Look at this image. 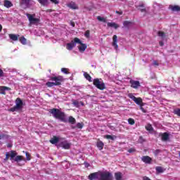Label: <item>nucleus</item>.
Masks as SVG:
<instances>
[{
    "label": "nucleus",
    "mask_w": 180,
    "mask_h": 180,
    "mask_svg": "<svg viewBox=\"0 0 180 180\" xmlns=\"http://www.w3.org/2000/svg\"><path fill=\"white\" fill-rule=\"evenodd\" d=\"M68 122L69 123H70V124H75V123L77 122V120H75V118H74V117L70 116Z\"/></svg>",
    "instance_id": "c756f323"
},
{
    "label": "nucleus",
    "mask_w": 180,
    "mask_h": 180,
    "mask_svg": "<svg viewBox=\"0 0 180 180\" xmlns=\"http://www.w3.org/2000/svg\"><path fill=\"white\" fill-rule=\"evenodd\" d=\"M72 129H75V127H73Z\"/></svg>",
    "instance_id": "774afa93"
},
{
    "label": "nucleus",
    "mask_w": 180,
    "mask_h": 180,
    "mask_svg": "<svg viewBox=\"0 0 180 180\" xmlns=\"http://www.w3.org/2000/svg\"><path fill=\"white\" fill-rule=\"evenodd\" d=\"M4 77V70L2 69H0V78Z\"/></svg>",
    "instance_id": "603ef678"
},
{
    "label": "nucleus",
    "mask_w": 180,
    "mask_h": 180,
    "mask_svg": "<svg viewBox=\"0 0 180 180\" xmlns=\"http://www.w3.org/2000/svg\"><path fill=\"white\" fill-rule=\"evenodd\" d=\"M67 6L70 9H79L78 6L74 1H71L70 3L68 4Z\"/></svg>",
    "instance_id": "6ab92c4d"
},
{
    "label": "nucleus",
    "mask_w": 180,
    "mask_h": 180,
    "mask_svg": "<svg viewBox=\"0 0 180 180\" xmlns=\"http://www.w3.org/2000/svg\"><path fill=\"white\" fill-rule=\"evenodd\" d=\"M128 96L130 98V99H132V101H134L136 105H139V106L144 104V103H143V98L140 97L136 98L133 95V94H129Z\"/></svg>",
    "instance_id": "0eeeda50"
},
{
    "label": "nucleus",
    "mask_w": 180,
    "mask_h": 180,
    "mask_svg": "<svg viewBox=\"0 0 180 180\" xmlns=\"http://www.w3.org/2000/svg\"><path fill=\"white\" fill-rule=\"evenodd\" d=\"M155 169L158 174H162V172H164V169L162 167H156Z\"/></svg>",
    "instance_id": "f704fd0d"
},
{
    "label": "nucleus",
    "mask_w": 180,
    "mask_h": 180,
    "mask_svg": "<svg viewBox=\"0 0 180 180\" xmlns=\"http://www.w3.org/2000/svg\"><path fill=\"white\" fill-rule=\"evenodd\" d=\"M169 9H171L172 12H180V6L178 5H169Z\"/></svg>",
    "instance_id": "dca6fc26"
},
{
    "label": "nucleus",
    "mask_w": 180,
    "mask_h": 180,
    "mask_svg": "<svg viewBox=\"0 0 180 180\" xmlns=\"http://www.w3.org/2000/svg\"><path fill=\"white\" fill-rule=\"evenodd\" d=\"M61 71L63 72V74H66V75L70 74V69L68 68H62Z\"/></svg>",
    "instance_id": "e433bc0d"
},
{
    "label": "nucleus",
    "mask_w": 180,
    "mask_h": 180,
    "mask_svg": "<svg viewBox=\"0 0 180 180\" xmlns=\"http://www.w3.org/2000/svg\"><path fill=\"white\" fill-rule=\"evenodd\" d=\"M52 2V4H55V5H58L59 4V1L58 0H49Z\"/></svg>",
    "instance_id": "3c124183"
},
{
    "label": "nucleus",
    "mask_w": 180,
    "mask_h": 180,
    "mask_svg": "<svg viewBox=\"0 0 180 180\" xmlns=\"http://www.w3.org/2000/svg\"><path fill=\"white\" fill-rule=\"evenodd\" d=\"M143 106H144V103L141 104L140 105V109H141V112H143V113H147V110L144 109V108H143Z\"/></svg>",
    "instance_id": "c03bdc74"
},
{
    "label": "nucleus",
    "mask_w": 180,
    "mask_h": 180,
    "mask_svg": "<svg viewBox=\"0 0 180 180\" xmlns=\"http://www.w3.org/2000/svg\"><path fill=\"white\" fill-rule=\"evenodd\" d=\"M78 43H81V39H79L77 37L74 38V39L72 40L70 43H68L66 44L67 50H70V51L72 50L75 46V44Z\"/></svg>",
    "instance_id": "39448f33"
},
{
    "label": "nucleus",
    "mask_w": 180,
    "mask_h": 180,
    "mask_svg": "<svg viewBox=\"0 0 180 180\" xmlns=\"http://www.w3.org/2000/svg\"><path fill=\"white\" fill-rule=\"evenodd\" d=\"M50 79L51 81H54L55 82H47L46 85L48 86V88H51L54 86H58L61 85L62 82H64V77L61 75L50 77Z\"/></svg>",
    "instance_id": "f03ea898"
},
{
    "label": "nucleus",
    "mask_w": 180,
    "mask_h": 180,
    "mask_svg": "<svg viewBox=\"0 0 180 180\" xmlns=\"http://www.w3.org/2000/svg\"><path fill=\"white\" fill-rule=\"evenodd\" d=\"M9 157H10V156H9V153L7 152V153H6V160H9Z\"/></svg>",
    "instance_id": "6e6d98bb"
},
{
    "label": "nucleus",
    "mask_w": 180,
    "mask_h": 180,
    "mask_svg": "<svg viewBox=\"0 0 180 180\" xmlns=\"http://www.w3.org/2000/svg\"><path fill=\"white\" fill-rule=\"evenodd\" d=\"M76 127H77V129H82V127H84V123L78 122L76 125Z\"/></svg>",
    "instance_id": "37998d69"
},
{
    "label": "nucleus",
    "mask_w": 180,
    "mask_h": 180,
    "mask_svg": "<svg viewBox=\"0 0 180 180\" xmlns=\"http://www.w3.org/2000/svg\"><path fill=\"white\" fill-rule=\"evenodd\" d=\"M97 20H99V22H103V23H106V18L101 16H97Z\"/></svg>",
    "instance_id": "c9c22d12"
},
{
    "label": "nucleus",
    "mask_w": 180,
    "mask_h": 180,
    "mask_svg": "<svg viewBox=\"0 0 180 180\" xmlns=\"http://www.w3.org/2000/svg\"><path fill=\"white\" fill-rule=\"evenodd\" d=\"M94 85H95L96 88L100 89V91H103V89H106V86L103 82H101L99 79H94L93 81Z\"/></svg>",
    "instance_id": "20e7f679"
},
{
    "label": "nucleus",
    "mask_w": 180,
    "mask_h": 180,
    "mask_svg": "<svg viewBox=\"0 0 180 180\" xmlns=\"http://www.w3.org/2000/svg\"><path fill=\"white\" fill-rule=\"evenodd\" d=\"M26 16L30 22L29 26H32V25L37 26L40 23V18H36V14L27 13Z\"/></svg>",
    "instance_id": "7ed1b4c3"
},
{
    "label": "nucleus",
    "mask_w": 180,
    "mask_h": 180,
    "mask_svg": "<svg viewBox=\"0 0 180 180\" xmlns=\"http://www.w3.org/2000/svg\"><path fill=\"white\" fill-rule=\"evenodd\" d=\"M49 113H51L55 119H58L60 120V122H63V123H67L65 113L60 110V109L52 108L49 110Z\"/></svg>",
    "instance_id": "f257e3e1"
},
{
    "label": "nucleus",
    "mask_w": 180,
    "mask_h": 180,
    "mask_svg": "<svg viewBox=\"0 0 180 180\" xmlns=\"http://www.w3.org/2000/svg\"><path fill=\"white\" fill-rule=\"evenodd\" d=\"M84 78H86V79H87V81H89V82H92V77H91V75L89 74H88L87 72H85L84 74Z\"/></svg>",
    "instance_id": "c85d7f7f"
},
{
    "label": "nucleus",
    "mask_w": 180,
    "mask_h": 180,
    "mask_svg": "<svg viewBox=\"0 0 180 180\" xmlns=\"http://www.w3.org/2000/svg\"><path fill=\"white\" fill-rule=\"evenodd\" d=\"M162 141H168L169 140V134L164 132L160 134Z\"/></svg>",
    "instance_id": "2eb2a0df"
},
{
    "label": "nucleus",
    "mask_w": 180,
    "mask_h": 180,
    "mask_svg": "<svg viewBox=\"0 0 180 180\" xmlns=\"http://www.w3.org/2000/svg\"><path fill=\"white\" fill-rule=\"evenodd\" d=\"M25 155H26L27 161H30V160H32V155H30V153H29L28 152H26Z\"/></svg>",
    "instance_id": "58836bf2"
},
{
    "label": "nucleus",
    "mask_w": 180,
    "mask_h": 180,
    "mask_svg": "<svg viewBox=\"0 0 180 180\" xmlns=\"http://www.w3.org/2000/svg\"><path fill=\"white\" fill-rule=\"evenodd\" d=\"M115 13H117V15H123V11H115Z\"/></svg>",
    "instance_id": "864d4df0"
},
{
    "label": "nucleus",
    "mask_w": 180,
    "mask_h": 180,
    "mask_svg": "<svg viewBox=\"0 0 180 180\" xmlns=\"http://www.w3.org/2000/svg\"><path fill=\"white\" fill-rule=\"evenodd\" d=\"M70 25H71V26H72V27H75V22H71Z\"/></svg>",
    "instance_id": "052dcab7"
},
{
    "label": "nucleus",
    "mask_w": 180,
    "mask_h": 180,
    "mask_svg": "<svg viewBox=\"0 0 180 180\" xmlns=\"http://www.w3.org/2000/svg\"><path fill=\"white\" fill-rule=\"evenodd\" d=\"M143 180H151V179L145 176L143 177Z\"/></svg>",
    "instance_id": "4d7b16f0"
},
{
    "label": "nucleus",
    "mask_w": 180,
    "mask_h": 180,
    "mask_svg": "<svg viewBox=\"0 0 180 180\" xmlns=\"http://www.w3.org/2000/svg\"><path fill=\"white\" fill-rule=\"evenodd\" d=\"M77 44H80V46H78L79 51L81 53H84V51H85V50H86V44H82V41H81L80 40V43H77Z\"/></svg>",
    "instance_id": "f3484780"
},
{
    "label": "nucleus",
    "mask_w": 180,
    "mask_h": 180,
    "mask_svg": "<svg viewBox=\"0 0 180 180\" xmlns=\"http://www.w3.org/2000/svg\"><path fill=\"white\" fill-rule=\"evenodd\" d=\"M98 179H99V172L91 173L88 176V179H89V180H96Z\"/></svg>",
    "instance_id": "1a4fd4ad"
},
{
    "label": "nucleus",
    "mask_w": 180,
    "mask_h": 180,
    "mask_svg": "<svg viewBox=\"0 0 180 180\" xmlns=\"http://www.w3.org/2000/svg\"><path fill=\"white\" fill-rule=\"evenodd\" d=\"M141 161H143V162H144L145 164H151L153 158H151L150 156L146 155L141 158Z\"/></svg>",
    "instance_id": "f8f14e48"
},
{
    "label": "nucleus",
    "mask_w": 180,
    "mask_h": 180,
    "mask_svg": "<svg viewBox=\"0 0 180 180\" xmlns=\"http://www.w3.org/2000/svg\"><path fill=\"white\" fill-rule=\"evenodd\" d=\"M7 147H8V148H10L11 147H12V145L8 144V145L7 146Z\"/></svg>",
    "instance_id": "0e129e2a"
},
{
    "label": "nucleus",
    "mask_w": 180,
    "mask_h": 180,
    "mask_svg": "<svg viewBox=\"0 0 180 180\" xmlns=\"http://www.w3.org/2000/svg\"><path fill=\"white\" fill-rule=\"evenodd\" d=\"M15 106L18 109H22V106H23V101L20 98H17L15 100Z\"/></svg>",
    "instance_id": "4468645a"
},
{
    "label": "nucleus",
    "mask_w": 180,
    "mask_h": 180,
    "mask_svg": "<svg viewBox=\"0 0 180 180\" xmlns=\"http://www.w3.org/2000/svg\"><path fill=\"white\" fill-rule=\"evenodd\" d=\"M153 65L158 66V65H160V64L158 63V62H157V60H154L153 61Z\"/></svg>",
    "instance_id": "5fc2aeb1"
},
{
    "label": "nucleus",
    "mask_w": 180,
    "mask_h": 180,
    "mask_svg": "<svg viewBox=\"0 0 180 180\" xmlns=\"http://www.w3.org/2000/svg\"><path fill=\"white\" fill-rule=\"evenodd\" d=\"M5 91H11V88L5 86H0V92L1 95H6V92Z\"/></svg>",
    "instance_id": "a211bd4d"
},
{
    "label": "nucleus",
    "mask_w": 180,
    "mask_h": 180,
    "mask_svg": "<svg viewBox=\"0 0 180 180\" xmlns=\"http://www.w3.org/2000/svg\"><path fill=\"white\" fill-rule=\"evenodd\" d=\"M158 35L159 36V37H165V32L162 31H158Z\"/></svg>",
    "instance_id": "ea45409f"
},
{
    "label": "nucleus",
    "mask_w": 180,
    "mask_h": 180,
    "mask_svg": "<svg viewBox=\"0 0 180 180\" xmlns=\"http://www.w3.org/2000/svg\"><path fill=\"white\" fill-rule=\"evenodd\" d=\"M8 155L10 157V160H13V158H15V157H16V155H18V153L15 150H11V151L8 152Z\"/></svg>",
    "instance_id": "bb28decb"
},
{
    "label": "nucleus",
    "mask_w": 180,
    "mask_h": 180,
    "mask_svg": "<svg viewBox=\"0 0 180 180\" xmlns=\"http://www.w3.org/2000/svg\"><path fill=\"white\" fill-rule=\"evenodd\" d=\"M139 140H141V141H144L143 136H139Z\"/></svg>",
    "instance_id": "680f3d73"
},
{
    "label": "nucleus",
    "mask_w": 180,
    "mask_h": 180,
    "mask_svg": "<svg viewBox=\"0 0 180 180\" xmlns=\"http://www.w3.org/2000/svg\"><path fill=\"white\" fill-rule=\"evenodd\" d=\"M99 180H113V176L110 172H101Z\"/></svg>",
    "instance_id": "423d86ee"
},
{
    "label": "nucleus",
    "mask_w": 180,
    "mask_h": 180,
    "mask_svg": "<svg viewBox=\"0 0 180 180\" xmlns=\"http://www.w3.org/2000/svg\"><path fill=\"white\" fill-rule=\"evenodd\" d=\"M129 84H131V88L137 89L140 86V82L136 80H130Z\"/></svg>",
    "instance_id": "9d476101"
},
{
    "label": "nucleus",
    "mask_w": 180,
    "mask_h": 180,
    "mask_svg": "<svg viewBox=\"0 0 180 180\" xmlns=\"http://www.w3.org/2000/svg\"><path fill=\"white\" fill-rule=\"evenodd\" d=\"M128 123H129V124H131V126H133V124H134V123H136V122L134 121V119L129 118V119H128Z\"/></svg>",
    "instance_id": "a19ab883"
},
{
    "label": "nucleus",
    "mask_w": 180,
    "mask_h": 180,
    "mask_svg": "<svg viewBox=\"0 0 180 180\" xmlns=\"http://www.w3.org/2000/svg\"><path fill=\"white\" fill-rule=\"evenodd\" d=\"M146 129L148 131H154V128H153V125H151V124H148L146 126Z\"/></svg>",
    "instance_id": "7c9ffc66"
},
{
    "label": "nucleus",
    "mask_w": 180,
    "mask_h": 180,
    "mask_svg": "<svg viewBox=\"0 0 180 180\" xmlns=\"http://www.w3.org/2000/svg\"><path fill=\"white\" fill-rule=\"evenodd\" d=\"M152 79H157V76L155 74L153 75Z\"/></svg>",
    "instance_id": "bf43d9fd"
},
{
    "label": "nucleus",
    "mask_w": 180,
    "mask_h": 180,
    "mask_svg": "<svg viewBox=\"0 0 180 180\" xmlns=\"http://www.w3.org/2000/svg\"><path fill=\"white\" fill-rule=\"evenodd\" d=\"M174 115H176L177 116H179V117H180V108H176L174 110Z\"/></svg>",
    "instance_id": "79ce46f5"
},
{
    "label": "nucleus",
    "mask_w": 180,
    "mask_h": 180,
    "mask_svg": "<svg viewBox=\"0 0 180 180\" xmlns=\"http://www.w3.org/2000/svg\"><path fill=\"white\" fill-rule=\"evenodd\" d=\"M159 44H160V46L161 47H162V46H164V42H163L162 41H160L159 42Z\"/></svg>",
    "instance_id": "13d9d810"
},
{
    "label": "nucleus",
    "mask_w": 180,
    "mask_h": 180,
    "mask_svg": "<svg viewBox=\"0 0 180 180\" xmlns=\"http://www.w3.org/2000/svg\"><path fill=\"white\" fill-rule=\"evenodd\" d=\"M136 8L141 13L147 12V10L146 9V8H144V4H139V6H136Z\"/></svg>",
    "instance_id": "4be33fe9"
},
{
    "label": "nucleus",
    "mask_w": 180,
    "mask_h": 180,
    "mask_svg": "<svg viewBox=\"0 0 180 180\" xmlns=\"http://www.w3.org/2000/svg\"><path fill=\"white\" fill-rule=\"evenodd\" d=\"M73 105H75V106L78 108V106H79V102H78V101H73Z\"/></svg>",
    "instance_id": "09e8293b"
},
{
    "label": "nucleus",
    "mask_w": 180,
    "mask_h": 180,
    "mask_svg": "<svg viewBox=\"0 0 180 180\" xmlns=\"http://www.w3.org/2000/svg\"><path fill=\"white\" fill-rule=\"evenodd\" d=\"M105 146V144L103 143V142H102L101 140H98L97 143H96V146L98 147V150H103V146Z\"/></svg>",
    "instance_id": "393cba45"
},
{
    "label": "nucleus",
    "mask_w": 180,
    "mask_h": 180,
    "mask_svg": "<svg viewBox=\"0 0 180 180\" xmlns=\"http://www.w3.org/2000/svg\"><path fill=\"white\" fill-rule=\"evenodd\" d=\"M128 153H136V149L134 148H131L128 150Z\"/></svg>",
    "instance_id": "8fccbe9b"
},
{
    "label": "nucleus",
    "mask_w": 180,
    "mask_h": 180,
    "mask_svg": "<svg viewBox=\"0 0 180 180\" xmlns=\"http://www.w3.org/2000/svg\"><path fill=\"white\" fill-rule=\"evenodd\" d=\"M2 29H3L2 25L0 24V33L1 32H2Z\"/></svg>",
    "instance_id": "e2e57ef3"
},
{
    "label": "nucleus",
    "mask_w": 180,
    "mask_h": 180,
    "mask_svg": "<svg viewBox=\"0 0 180 180\" xmlns=\"http://www.w3.org/2000/svg\"><path fill=\"white\" fill-rule=\"evenodd\" d=\"M107 25L108 27H114V29H117L119 27V25L116 24V22H108Z\"/></svg>",
    "instance_id": "cd10ccee"
},
{
    "label": "nucleus",
    "mask_w": 180,
    "mask_h": 180,
    "mask_svg": "<svg viewBox=\"0 0 180 180\" xmlns=\"http://www.w3.org/2000/svg\"><path fill=\"white\" fill-rule=\"evenodd\" d=\"M18 109H19L18 108L16 107V105H15L14 107L11 108L10 109L11 112H16V110H18Z\"/></svg>",
    "instance_id": "de8ad7c7"
},
{
    "label": "nucleus",
    "mask_w": 180,
    "mask_h": 180,
    "mask_svg": "<svg viewBox=\"0 0 180 180\" xmlns=\"http://www.w3.org/2000/svg\"><path fill=\"white\" fill-rule=\"evenodd\" d=\"M90 31L89 30H86L84 33V36L85 37H86L87 39H89V36H90Z\"/></svg>",
    "instance_id": "a18cd8bd"
},
{
    "label": "nucleus",
    "mask_w": 180,
    "mask_h": 180,
    "mask_svg": "<svg viewBox=\"0 0 180 180\" xmlns=\"http://www.w3.org/2000/svg\"><path fill=\"white\" fill-rule=\"evenodd\" d=\"M5 8H12L13 6V4L12 2L9 0H4V4Z\"/></svg>",
    "instance_id": "b1692460"
},
{
    "label": "nucleus",
    "mask_w": 180,
    "mask_h": 180,
    "mask_svg": "<svg viewBox=\"0 0 180 180\" xmlns=\"http://www.w3.org/2000/svg\"><path fill=\"white\" fill-rule=\"evenodd\" d=\"M112 46H114V49L115 50H117V49H119V46L117 45V35H113Z\"/></svg>",
    "instance_id": "ddd939ff"
},
{
    "label": "nucleus",
    "mask_w": 180,
    "mask_h": 180,
    "mask_svg": "<svg viewBox=\"0 0 180 180\" xmlns=\"http://www.w3.org/2000/svg\"><path fill=\"white\" fill-rule=\"evenodd\" d=\"M130 25H131V22L130 21H124L123 22V26H124V27H129Z\"/></svg>",
    "instance_id": "4c0bfd02"
},
{
    "label": "nucleus",
    "mask_w": 180,
    "mask_h": 180,
    "mask_svg": "<svg viewBox=\"0 0 180 180\" xmlns=\"http://www.w3.org/2000/svg\"><path fill=\"white\" fill-rule=\"evenodd\" d=\"M105 139H107L108 140H115V139H117V136H111V135H105Z\"/></svg>",
    "instance_id": "72a5a7b5"
},
{
    "label": "nucleus",
    "mask_w": 180,
    "mask_h": 180,
    "mask_svg": "<svg viewBox=\"0 0 180 180\" xmlns=\"http://www.w3.org/2000/svg\"><path fill=\"white\" fill-rule=\"evenodd\" d=\"M60 146L64 150H70V148H71V143H68V141H62Z\"/></svg>",
    "instance_id": "6e6552de"
},
{
    "label": "nucleus",
    "mask_w": 180,
    "mask_h": 180,
    "mask_svg": "<svg viewBox=\"0 0 180 180\" xmlns=\"http://www.w3.org/2000/svg\"><path fill=\"white\" fill-rule=\"evenodd\" d=\"M49 141L51 144H57V143L60 141V138L57 137L56 136H53V138L51 139Z\"/></svg>",
    "instance_id": "412c9836"
},
{
    "label": "nucleus",
    "mask_w": 180,
    "mask_h": 180,
    "mask_svg": "<svg viewBox=\"0 0 180 180\" xmlns=\"http://www.w3.org/2000/svg\"><path fill=\"white\" fill-rule=\"evenodd\" d=\"M9 38L11 40H13V41H18L19 40V35H16L15 34H8Z\"/></svg>",
    "instance_id": "aec40b11"
},
{
    "label": "nucleus",
    "mask_w": 180,
    "mask_h": 180,
    "mask_svg": "<svg viewBox=\"0 0 180 180\" xmlns=\"http://www.w3.org/2000/svg\"><path fill=\"white\" fill-rule=\"evenodd\" d=\"M160 153H162V151L160 149H158V150H155L154 152H153V154L155 155H158V154H160Z\"/></svg>",
    "instance_id": "49530a36"
},
{
    "label": "nucleus",
    "mask_w": 180,
    "mask_h": 180,
    "mask_svg": "<svg viewBox=\"0 0 180 180\" xmlns=\"http://www.w3.org/2000/svg\"><path fill=\"white\" fill-rule=\"evenodd\" d=\"M179 158H180V152L179 153Z\"/></svg>",
    "instance_id": "69168bd1"
},
{
    "label": "nucleus",
    "mask_w": 180,
    "mask_h": 180,
    "mask_svg": "<svg viewBox=\"0 0 180 180\" xmlns=\"http://www.w3.org/2000/svg\"><path fill=\"white\" fill-rule=\"evenodd\" d=\"M1 139H2V137H1V135H0V140H1Z\"/></svg>",
    "instance_id": "338daca9"
},
{
    "label": "nucleus",
    "mask_w": 180,
    "mask_h": 180,
    "mask_svg": "<svg viewBox=\"0 0 180 180\" xmlns=\"http://www.w3.org/2000/svg\"><path fill=\"white\" fill-rule=\"evenodd\" d=\"M14 161H15V162H20V161H26V159H25L22 155H17L15 158Z\"/></svg>",
    "instance_id": "5701e85b"
},
{
    "label": "nucleus",
    "mask_w": 180,
    "mask_h": 180,
    "mask_svg": "<svg viewBox=\"0 0 180 180\" xmlns=\"http://www.w3.org/2000/svg\"><path fill=\"white\" fill-rule=\"evenodd\" d=\"M19 40L20 42L24 46L27 43V40L26 39V38H25V37H20Z\"/></svg>",
    "instance_id": "2f4dec72"
},
{
    "label": "nucleus",
    "mask_w": 180,
    "mask_h": 180,
    "mask_svg": "<svg viewBox=\"0 0 180 180\" xmlns=\"http://www.w3.org/2000/svg\"><path fill=\"white\" fill-rule=\"evenodd\" d=\"M115 180H123L122 172H117L115 173Z\"/></svg>",
    "instance_id": "a878e982"
},
{
    "label": "nucleus",
    "mask_w": 180,
    "mask_h": 180,
    "mask_svg": "<svg viewBox=\"0 0 180 180\" xmlns=\"http://www.w3.org/2000/svg\"><path fill=\"white\" fill-rule=\"evenodd\" d=\"M37 1L38 2H39L41 5H42V6H46V5L49 4V0H37Z\"/></svg>",
    "instance_id": "473e14b6"
},
{
    "label": "nucleus",
    "mask_w": 180,
    "mask_h": 180,
    "mask_svg": "<svg viewBox=\"0 0 180 180\" xmlns=\"http://www.w3.org/2000/svg\"><path fill=\"white\" fill-rule=\"evenodd\" d=\"M20 6H25V8H29L30 6V0H20Z\"/></svg>",
    "instance_id": "9b49d317"
}]
</instances>
